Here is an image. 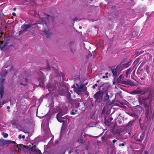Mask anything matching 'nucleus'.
I'll list each match as a JSON object with an SVG mask.
<instances>
[{"label": "nucleus", "mask_w": 154, "mask_h": 154, "mask_svg": "<svg viewBox=\"0 0 154 154\" xmlns=\"http://www.w3.org/2000/svg\"><path fill=\"white\" fill-rule=\"evenodd\" d=\"M154 93L149 91L148 95L146 97L138 98V102L141 104H143L144 108H151L152 101L154 100Z\"/></svg>", "instance_id": "obj_1"}, {"label": "nucleus", "mask_w": 154, "mask_h": 154, "mask_svg": "<svg viewBox=\"0 0 154 154\" xmlns=\"http://www.w3.org/2000/svg\"><path fill=\"white\" fill-rule=\"evenodd\" d=\"M48 17L46 18L43 17L41 19V21L42 22H44L47 27V28H45L44 29V32L45 35L47 38H49L50 35L52 34L51 32H50L49 30V29L48 28V23L49 22L50 19H52V21H54V18L52 16H50L48 15Z\"/></svg>", "instance_id": "obj_2"}, {"label": "nucleus", "mask_w": 154, "mask_h": 154, "mask_svg": "<svg viewBox=\"0 0 154 154\" xmlns=\"http://www.w3.org/2000/svg\"><path fill=\"white\" fill-rule=\"evenodd\" d=\"M68 108L65 107L64 109L60 110L57 115L56 118L57 120L60 122H63V125L61 128V131L63 130L65 128L64 126L65 122V120H62V116L67 113Z\"/></svg>", "instance_id": "obj_3"}, {"label": "nucleus", "mask_w": 154, "mask_h": 154, "mask_svg": "<svg viewBox=\"0 0 154 154\" xmlns=\"http://www.w3.org/2000/svg\"><path fill=\"white\" fill-rule=\"evenodd\" d=\"M8 73V71L5 70L4 74L2 75L0 77V98H2L3 96L4 90V87L3 85V82L5 80V78Z\"/></svg>", "instance_id": "obj_4"}, {"label": "nucleus", "mask_w": 154, "mask_h": 154, "mask_svg": "<svg viewBox=\"0 0 154 154\" xmlns=\"http://www.w3.org/2000/svg\"><path fill=\"white\" fill-rule=\"evenodd\" d=\"M103 94L104 92L103 91H99L94 94V98L95 99V102L96 103L99 104L102 102Z\"/></svg>", "instance_id": "obj_5"}, {"label": "nucleus", "mask_w": 154, "mask_h": 154, "mask_svg": "<svg viewBox=\"0 0 154 154\" xmlns=\"http://www.w3.org/2000/svg\"><path fill=\"white\" fill-rule=\"evenodd\" d=\"M121 65L120 63L116 67H115V66L112 67L111 70L114 77H116L117 74L119 75V72L122 69V68L121 69Z\"/></svg>", "instance_id": "obj_6"}, {"label": "nucleus", "mask_w": 154, "mask_h": 154, "mask_svg": "<svg viewBox=\"0 0 154 154\" xmlns=\"http://www.w3.org/2000/svg\"><path fill=\"white\" fill-rule=\"evenodd\" d=\"M87 84L86 85H80L79 87L78 86V85L77 84H76L77 88L75 87V84L73 85V87L74 88V91L75 92H76L79 95L82 92H85V90L84 89V88Z\"/></svg>", "instance_id": "obj_7"}, {"label": "nucleus", "mask_w": 154, "mask_h": 154, "mask_svg": "<svg viewBox=\"0 0 154 154\" xmlns=\"http://www.w3.org/2000/svg\"><path fill=\"white\" fill-rule=\"evenodd\" d=\"M146 109V112L145 113V118L147 119L148 122L150 121L151 120V108H145Z\"/></svg>", "instance_id": "obj_8"}, {"label": "nucleus", "mask_w": 154, "mask_h": 154, "mask_svg": "<svg viewBox=\"0 0 154 154\" xmlns=\"http://www.w3.org/2000/svg\"><path fill=\"white\" fill-rule=\"evenodd\" d=\"M0 142L2 143V146L5 147H7L9 144H16V142L14 141L9 140H7L4 139H0Z\"/></svg>", "instance_id": "obj_9"}, {"label": "nucleus", "mask_w": 154, "mask_h": 154, "mask_svg": "<svg viewBox=\"0 0 154 154\" xmlns=\"http://www.w3.org/2000/svg\"><path fill=\"white\" fill-rule=\"evenodd\" d=\"M109 95L106 94V96L104 97L103 101L106 104L111 105L114 103V100H113L112 102H110L109 99Z\"/></svg>", "instance_id": "obj_10"}, {"label": "nucleus", "mask_w": 154, "mask_h": 154, "mask_svg": "<svg viewBox=\"0 0 154 154\" xmlns=\"http://www.w3.org/2000/svg\"><path fill=\"white\" fill-rule=\"evenodd\" d=\"M36 23H34L32 24H24L21 27L23 31H26L27 29L31 27L32 25H35Z\"/></svg>", "instance_id": "obj_11"}, {"label": "nucleus", "mask_w": 154, "mask_h": 154, "mask_svg": "<svg viewBox=\"0 0 154 154\" xmlns=\"http://www.w3.org/2000/svg\"><path fill=\"white\" fill-rule=\"evenodd\" d=\"M122 83L123 84L130 85L131 86H134L135 85L134 83L129 80L123 81L122 82Z\"/></svg>", "instance_id": "obj_12"}, {"label": "nucleus", "mask_w": 154, "mask_h": 154, "mask_svg": "<svg viewBox=\"0 0 154 154\" xmlns=\"http://www.w3.org/2000/svg\"><path fill=\"white\" fill-rule=\"evenodd\" d=\"M145 134V132H143L140 136L139 138L137 137L135 138V141L140 143L141 142L143 139Z\"/></svg>", "instance_id": "obj_13"}, {"label": "nucleus", "mask_w": 154, "mask_h": 154, "mask_svg": "<svg viewBox=\"0 0 154 154\" xmlns=\"http://www.w3.org/2000/svg\"><path fill=\"white\" fill-rule=\"evenodd\" d=\"M113 120V118L109 116L107 118V119L106 120V118H104V123L105 124L107 125H109L111 123L110 121Z\"/></svg>", "instance_id": "obj_14"}, {"label": "nucleus", "mask_w": 154, "mask_h": 154, "mask_svg": "<svg viewBox=\"0 0 154 154\" xmlns=\"http://www.w3.org/2000/svg\"><path fill=\"white\" fill-rule=\"evenodd\" d=\"M17 148H15V150L17 152H18L19 149L20 150L21 148H23V145L21 144H17L16 146Z\"/></svg>", "instance_id": "obj_15"}, {"label": "nucleus", "mask_w": 154, "mask_h": 154, "mask_svg": "<svg viewBox=\"0 0 154 154\" xmlns=\"http://www.w3.org/2000/svg\"><path fill=\"white\" fill-rule=\"evenodd\" d=\"M149 88H146V89L142 90L140 89V94L141 95H145L147 91L149 90Z\"/></svg>", "instance_id": "obj_16"}, {"label": "nucleus", "mask_w": 154, "mask_h": 154, "mask_svg": "<svg viewBox=\"0 0 154 154\" xmlns=\"http://www.w3.org/2000/svg\"><path fill=\"white\" fill-rule=\"evenodd\" d=\"M124 121V118L122 117H120L118 119V122L119 124H121Z\"/></svg>", "instance_id": "obj_17"}, {"label": "nucleus", "mask_w": 154, "mask_h": 154, "mask_svg": "<svg viewBox=\"0 0 154 154\" xmlns=\"http://www.w3.org/2000/svg\"><path fill=\"white\" fill-rule=\"evenodd\" d=\"M66 97L69 100H70L71 98V94L69 92H66Z\"/></svg>", "instance_id": "obj_18"}, {"label": "nucleus", "mask_w": 154, "mask_h": 154, "mask_svg": "<svg viewBox=\"0 0 154 154\" xmlns=\"http://www.w3.org/2000/svg\"><path fill=\"white\" fill-rule=\"evenodd\" d=\"M31 151L35 152H37L38 151V149H37L36 146L35 145L32 146L31 148Z\"/></svg>", "instance_id": "obj_19"}, {"label": "nucleus", "mask_w": 154, "mask_h": 154, "mask_svg": "<svg viewBox=\"0 0 154 154\" xmlns=\"http://www.w3.org/2000/svg\"><path fill=\"white\" fill-rule=\"evenodd\" d=\"M131 62H128L123 64V67L124 68L128 67L131 65Z\"/></svg>", "instance_id": "obj_20"}, {"label": "nucleus", "mask_w": 154, "mask_h": 154, "mask_svg": "<svg viewBox=\"0 0 154 154\" xmlns=\"http://www.w3.org/2000/svg\"><path fill=\"white\" fill-rule=\"evenodd\" d=\"M132 94H140V90H135L133 91Z\"/></svg>", "instance_id": "obj_21"}, {"label": "nucleus", "mask_w": 154, "mask_h": 154, "mask_svg": "<svg viewBox=\"0 0 154 154\" xmlns=\"http://www.w3.org/2000/svg\"><path fill=\"white\" fill-rule=\"evenodd\" d=\"M77 112L78 110H77L74 109H72L71 111V114L72 115H75L77 114Z\"/></svg>", "instance_id": "obj_22"}, {"label": "nucleus", "mask_w": 154, "mask_h": 154, "mask_svg": "<svg viewBox=\"0 0 154 154\" xmlns=\"http://www.w3.org/2000/svg\"><path fill=\"white\" fill-rule=\"evenodd\" d=\"M131 71V68H129L127 70L125 73V75H126V77L128 76V74L130 73Z\"/></svg>", "instance_id": "obj_23"}, {"label": "nucleus", "mask_w": 154, "mask_h": 154, "mask_svg": "<svg viewBox=\"0 0 154 154\" xmlns=\"http://www.w3.org/2000/svg\"><path fill=\"white\" fill-rule=\"evenodd\" d=\"M134 122V121H133L131 122V121L129 122L127 124H126L125 125V127L127 128L130 125L131 126L132 124Z\"/></svg>", "instance_id": "obj_24"}, {"label": "nucleus", "mask_w": 154, "mask_h": 154, "mask_svg": "<svg viewBox=\"0 0 154 154\" xmlns=\"http://www.w3.org/2000/svg\"><path fill=\"white\" fill-rule=\"evenodd\" d=\"M78 142L81 143H85V141L82 139L80 138L78 139Z\"/></svg>", "instance_id": "obj_25"}, {"label": "nucleus", "mask_w": 154, "mask_h": 154, "mask_svg": "<svg viewBox=\"0 0 154 154\" xmlns=\"http://www.w3.org/2000/svg\"><path fill=\"white\" fill-rule=\"evenodd\" d=\"M48 90L49 91H51L53 90V88L51 87V85H49L47 86Z\"/></svg>", "instance_id": "obj_26"}, {"label": "nucleus", "mask_w": 154, "mask_h": 154, "mask_svg": "<svg viewBox=\"0 0 154 154\" xmlns=\"http://www.w3.org/2000/svg\"><path fill=\"white\" fill-rule=\"evenodd\" d=\"M75 107H78L79 106L80 103L79 102H76L74 103Z\"/></svg>", "instance_id": "obj_27"}, {"label": "nucleus", "mask_w": 154, "mask_h": 154, "mask_svg": "<svg viewBox=\"0 0 154 154\" xmlns=\"http://www.w3.org/2000/svg\"><path fill=\"white\" fill-rule=\"evenodd\" d=\"M126 144V143L125 142H123V143H119V146H124L125 144Z\"/></svg>", "instance_id": "obj_28"}, {"label": "nucleus", "mask_w": 154, "mask_h": 154, "mask_svg": "<svg viewBox=\"0 0 154 154\" xmlns=\"http://www.w3.org/2000/svg\"><path fill=\"white\" fill-rule=\"evenodd\" d=\"M146 62V60H143L142 63L141 64L140 66L142 67L143 65H144Z\"/></svg>", "instance_id": "obj_29"}, {"label": "nucleus", "mask_w": 154, "mask_h": 154, "mask_svg": "<svg viewBox=\"0 0 154 154\" xmlns=\"http://www.w3.org/2000/svg\"><path fill=\"white\" fill-rule=\"evenodd\" d=\"M62 120H64V119H65L66 120H67V119H68V117L67 116H65L64 117H62Z\"/></svg>", "instance_id": "obj_30"}, {"label": "nucleus", "mask_w": 154, "mask_h": 154, "mask_svg": "<svg viewBox=\"0 0 154 154\" xmlns=\"http://www.w3.org/2000/svg\"><path fill=\"white\" fill-rule=\"evenodd\" d=\"M3 136L5 138H6L8 136V134L7 133H3Z\"/></svg>", "instance_id": "obj_31"}, {"label": "nucleus", "mask_w": 154, "mask_h": 154, "mask_svg": "<svg viewBox=\"0 0 154 154\" xmlns=\"http://www.w3.org/2000/svg\"><path fill=\"white\" fill-rule=\"evenodd\" d=\"M105 138V136L104 135L102 136L101 138V141H104Z\"/></svg>", "instance_id": "obj_32"}, {"label": "nucleus", "mask_w": 154, "mask_h": 154, "mask_svg": "<svg viewBox=\"0 0 154 154\" xmlns=\"http://www.w3.org/2000/svg\"><path fill=\"white\" fill-rule=\"evenodd\" d=\"M98 86V85L97 83L95 84L92 87V88L93 89H95L96 88V87H97Z\"/></svg>", "instance_id": "obj_33"}, {"label": "nucleus", "mask_w": 154, "mask_h": 154, "mask_svg": "<svg viewBox=\"0 0 154 154\" xmlns=\"http://www.w3.org/2000/svg\"><path fill=\"white\" fill-rule=\"evenodd\" d=\"M8 103V101H5V100H3L2 101V103H1V104L3 105L4 104L6 103Z\"/></svg>", "instance_id": "obj_34"}, {"label": "nucleus", "mask_w": 154, "mask_h": 154, "mask_svg": "<svg viewBox=\"0 0 154 154\" xmlns=\"http://www.w3.org/2000/svg\"><path fill=\"white\" fill-rule=\"evenodd\" d=\"M43 83H44V82L42 80L40 82L39 85H41V86L42 85H43Z\"/></svg>", "instance_id": "obj_35"}, {"label": "nucleus", "mask_w": 154, "mask_h": 154, "mask_svg": "<svg viewBox=\"0 0 154 154\" xmlns=\"http://www.w3.org/2000/svg\"><path fill=\"white\" fill-rule=\"evenodd\" d=\"M10 71H12L14 70V66H11V68L10 69Z\"/></svg>", "instance_id": "obj_36"}, {"label": "nucleus", "mask_w": 154, "mask_h": 154, "mask_svg": "<svg viewBox=\"0 0 154 154\" xmlns=\"http://www.w3.org/2000/svg\"><path fill=\"white\" fill-rule=\"evenodd\" d=\"M47 70H50V67L49 66V64L47 62Z\"/></svg>", "instance_id": "obj_37"}, {"label": "nucleus", "mask_w": 154, "mask_h": 154, "mask_svg": "<svg viewBox=\"0 0 154 154\" xmlns=\"http://www.w3.org/2000/svg\"><path fill=\"white\" fill-rule=\"evenodd\" d=\"M117 141V139H114L112 141V143L113 144H114Z\"/></svg>", "instance_id": "obj_38"}, {"label": "nucleus", "mask_w": 154, "mask_h": 154, "mask_svg": "<svg viewBox=\"0 0 154 154\" xmlns=\"http://www.w3.org/2000/svg\"><path fill=\"white\" fill-rule=\"evenodd\" d=\"M102 78L103 79H105V78H108V76L107 75H103L102 76Z\"/></svg>", "instance_id": "obj_39"}, {"label": "nucleus", "mask_w": 154, "mask_h": 154, "mask_svg": "<svg viewBox=\"0 0 154 154\" xmlns=\"http://www.w3.org/2000/svg\"><path fill=\"white\" fill-rule=\"evenodd\" d=\"M20 84L21 85H23V86H26V85H26V84H23V83H22V82H21L20 83Z\"/></svg>", "instance_id": "obj_40"}, {"label": "nucleus", "mask_w": 154, "mask_h": 154, "mask_svg": "<svg viewBox=\"0 0 154 154\" xmlns=\"http://www.w3.org/2000/svg\"><path fill=\"white\" fill-rule=\"evenodd\" d=\"M149 67L148 66H147L146 67V72L147 73H149Z\"/></svg>", "instance_id": "obj_41"}, {"label": "nucleus", "mask_w": 154, "mask_h": 154, "mask_svg": "<svg viewBox=\"0 0 154 154\" xmlns=\"http://www.w3.org/2000/svg\"><path fill=\"white\" fill-rule=\"evenodd\" d=\"M144 152L145 154H149L147 150L144 151Z\"/></svg>", "instance_id": "obj_42"}, {"label": "nucleus", "mask_w": 154, "mask_h": 154, "mask_svg": "<svg viewBox=\"0 0 154 154\" xmlns=\"http://www.w3.org/2000/svg\"><path fill=\"white\" fill-rule=\"evenodd\" d=\"M24 81H25V82H27L28 81V79L27 78H25V79H24Z\"/></svg>", "instance_id": "obj_43"}, {"label": "nucleus", "mask_w": 154, "mask_h": 154, "mask_svg": "<svg viewBox=\"0 0 154 154\" xmlns=\"http://www.w3.org/2000/svg\"><path fill=\"white\" fill-rule=\"evenodd\" d=\"M143 52H144V51H140L139 54H142L143 53Z\"/></svg>", "instance_id": "obj_44"}, {"label": "nucleus", "mask_w": 154, "mask_h": 154, "mask_svg": "<svg viewBox=\"0 0 154 154\" xmlns=\"http://www.w3.org/2000/svg\"><path fill=\"white\" fill-rule=\"evenodd\" d=\"M77 20H78V19H77V18H76V17H75V18H74V19H73L74 21H76Z\"/></svg>", "instance_id": "obj_45"}, {"label": "nucleus", "mask_w": 154, "mask_h": 154, "mask_svg": "<svg viewBox=\"0 0 154 154\" xmlns=\"http://www.w3.org/2000/svg\"><path fill=\"white\" fill-rule=\"evenodd\" d=\"M12 15L14 16H15L16 15V14L14 12H13L12 13Z\"/></svg>", "instance_id": "obj_46"}, {"label": "nucleus", "mask_w": 154, "mask_h": 154, "mask_svg": "<svg viewBox=\"0 0 154 154\" xmlns=\"http://www.w3.org/2000/svg\"><path fill=\"white\" fill-rule=\"evenodd\" d=\"M2 103V101H1V99L0 100V108H1L2 106H1V105H2V104H1V103Z\"/></svg>", "instance_id": "obj_47"}, {"label": "nucleus", "mask_w": 154, "mask_h": 154, "mask_svg": "<svg viewBox=\"0 0 154 154\" xmlns=\"http://www.w3.org/2000/svg\"><path fill=\"white\" fill-rule=\"evenodd\" d=\"M18 138L20 139H21V134L19 135Z\"/></svg>", "instance_id": "obj_48"}, {"label": "nucleus", "mask_w": 154, "mask_h": 154, "mask_svg": "<svg viewBox=\"0 0 154 154\" xmlns=\"http://www.w3.org/2000/svg\"><path fill=\"white\" fill-rule=\"evenodd\" d=\"M2 45H0V49H1L2 50L3 49V48L4 47H1V46Z\"/></svg>", "instance_id": "obj_49"}, {"label": "nucleus", "mask_w": 154, "mask_h": 154, "mask_svg": "<svg viewBox=\"0 0 154 154\" xmlns=\"http://www.w3.org/2000/svg\"><path fill=\"white\" fill-rule=\"evenodd\" d=\"M12 124L13 125H16V123L15 122H13L12 123Z\"/></svg>", "instance_id": "obj_50"}, {"label": "nucleus", "mask_w": 154, "mask_h": 154, "mask_svg": "<svg viewBox=\"0 0 154 154\" xmlns=\"http://www.w3.org/2000/svg\"><path fill=\"white\" fill-rule=\"evenodd\" d=\"M0 42H1V43L2 44H3L4 42L3 41H1Z\"/></svg>", "instance_id": "obj_51"}, {"label": "nucleus", "mask_w": 154, "mask_h": 154, "mask_svg": "<svg viewBox=\"0 0 154 154\" xmlns=\"http://www.w3.org/2000/svg\"><path fill=\"white\" fill-rule=\"evenodd\" d=\"M22 138H23V139H24V138H25V136H24V135H23V136H22Z\"/></svg>", "instance_id": "obj_52"}, {"label": "nucleus", "mask_w": 154, "mask_h": 154, "mask_svg": "<svg viewBox=\"0 0 154 154\" xmlns=\"http://www.w3.org/2000/svg\"><path fill=\"white\" fill-rule=\"evenodd\" d=\"M7 109H10V106H7Z\"/></svg>", "instance_id": "obj_53"}, {"label": "nucleus", "mask_w": 154, "mask_h": 154, "mask_svg": "<svg viewBox=\"0 0 154 154\" xmlns=\"http://www.w3.org/2000/svg\"><path fill=\"white\" fill-rule=\"evenodd\" d=\"M153 56L154 58L153 59V60L154 61V52L153 53Z\"/></svg>", "instance_id": "obj_54"}, {"label": "nucleus", "mask_w": 154, "mask_h": 154, "mask_svg": "<svg viewBox=\"0 0 154 154\" xmlns=\"http://www.w3.org/2000/svg\"><path fill=\"white\" fill-rule=\"evenodd\" d=\"M122 75H120L119 76V78H121L122 77Z\"/></svg>", "instance_id": "obj_55"}, {"label": "nucleus", "mask_w": 154, "mask_h": 154, "mask_svg": "<svg viewBox=\"0 0 154 154\" xmlns=\"http://www.w3.org/2000/svg\"><path fill=\"white\" fill-rule=\"evenodd\" d=\"M108 74H109V73H108V72H106V73H105V75H108Z\"/></svg>", "instance_id": "obj_56"}, {"label": "nucleus", "mask_w": 154, "mask_h": 154, "mask_svg": "<svg viewBox=\"0 0 154 154\" xmlns=\"http://www.w3.org/2000/svg\"><path fill=\"white\" fill-rule=\"evenodd\" d=\"M85 94L87 95H88V93H85Z\"/></svg>", "instance_id": "obj_57"}, {"label": "nucleus", "mask_w": 154, "mask_h": 154, "mask_svg": "<svg viewBox=\"0 0 154 154\" xmlns=\"http://www.w3.org/2000/svg\"><path fill=\"white\" fill-rule=\"evenodd\" d=\"M139 123H140V122L141 121V119H139Z\"/></svg>", "instance_id": "obj_58"}, {"label": "nucleus", "mask_w": 154, "mask_h": 154, "mask_svg": "<svg viewBox=\"0 0 154 154\" xmlns=\"http://www.w3.org/2000/svg\"><path fill=\"white\" fill-rule=\"evenodd\" d=\"M100 80H98L97 81V83H98L99 82H100Z\"/></svg>", "instance_id": "obj_59"}, {"label": "nucleus", "mask_w": 154, "mask_h": 154, "mask_svg": "<svg viewBox=\"0 0 154 154\" xmlns=\"http://www.w3.org/2000/svg\"><path fill=\"white\" fill-rule=\"evenodd\" d=\"M16 8H14L13 9L14 11H15L16 10Z\"/></svg>", "instance_id": "obj_60"}, {"label": "nucleus", "mask_w": 154, "mask_h": 154, "mask_svg": "<svg viewBox=\"0 0 154 154\" xmlns=\"http://www.w3.org/2000/svg\"><path fill=\"white\" fill-rule=\"evenodd\" d=\"M79 28L80 29H82V27L81 26H80L79 27Z\"/></svg>", "instance_id": "obj_61"}, {"label": "nucleus", "mask_w": 154, "mask_h": 154, "mask_svg": "<svg viewBox=\"0 0 154 154\" xmlns=\"http://www.w3.org/2000/svg\"><path fill=\"white\" fill-rule=\"evenodd\" d=\"M2 35H3L4 34V33L3 32H1V33Z\"/></svg>", "instance_id": "obj_62"}, {"label": "nucleus", "mask_w": 154, "mask_h": 154, "mask_svg": "<svg viewBox=\"0 0 154 154\" xmlns=\"http://www.w3.org/2000/svg\"><path fill=\"white\" fill-rule=\"evenodd\" d=\"M64 76L63 75L62 76V78L63 79H64Z\"/></svg>", "instance_id": "obj_63"}, {"label": "nucleus", "mask_w": 154, "mask_h": 154, "mask_svg": "<svg viewBox=\"0 0 154 154\" xmlns=\"http://www.w3.org/2000/svg\"><path fill=\"white\" fill-rule=\"evenodd\" d=\"M140 128H141L142 129H143V128L141 126H140Z\"/></svg>", "instance_id": "obj_64"}]
</instances>
